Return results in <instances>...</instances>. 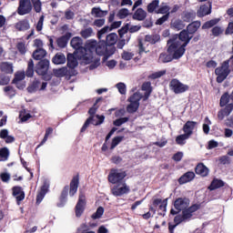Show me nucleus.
<instances>
[{"mask_svg":"<svg viewBox=\"0 0 233 233\" xmlns=\"http://www.w3.org/2000/svg\"><path fill=\"white\" fill-rule=\"evenodd\" d=\"M226 35H232L233 34V22H229L226 31H225Z\"/></svg>","mask_w":233,"mask_h":233,"instance_id":"338daca9","label":"nucleus"},{"mask_svg":"<svg viewBox=\"0 0 233 233\" xmlns=\"http://www.w3.org/2000/svg\"><path fill=\"white\" fill-rule=\"evenodd\" d=\"M171 37H173V41H179V43L182 42V46L187 48L188 43H190L194 35L188 34L187 29H182V31L179 34H175Z\"/></svg>","mask_w":233,"mask_h":233,"instance_id":"f8f14e48","label":"nucleus"},{"mask_svg":"<svg viewBox=\"0 0 233 233\" xmlns=\"http://www.w3.org/2000/svg\"><path fill=\"white\" fill-rule=\"evenodd\" d=\"M141 90H143V92H151L152 93V83L144 82L142 84Z\"/></svg>","mask_w":233,"mask_h":233,"instance_id":"052dcab7","label":"nucleus"},{"mask_svg":"<svg viewBox=\"0 0 233 233\" xmlns=\"http://www.w3.org/2000/svg\"><path fill=\"white\" fill-rule=\"evenodd\" d=\"M76 233H96L95 231H86V225L83 224L78 228Z\"/></svg>","mask_w":233,"mask_h":233,"instance_id":"774afa93","label":"nucleus"},{"mask_svg":"<svg viewBox=\"0 0 233 233\" xmlns=\"http://www.w3.org/2000/svg\"><path fill=\"white\" fill-rule=\"evenodd\" d=\"M53 132H54V128L47 127L46 129V134H45L43 140L40 142V144L37 147H43V145H45L46 143V141H48V136L53 134Z\"/></svg>","mask_w":233,"mask_h":233,"instance_id":"8fccbe9b","label":"nucleus"},{"mask_svg":"<svg viewBox=\"0 0 233 233\" xmlns=\"http://www.w3.org/2000/svg\"><path fill=\"white\" fill-rule=\"evenodd\" d=\"M141 99H143V96L141 95V93L136 92L127 99V101L129 103H137V105H139V101H141Z\"/></svg>","mask_w":233,"mask_h":233,"instance_id":"79ce46f5","label":"nucleus"},{"mask_svg":"<svg viewBox=\"0 0 233 233\" xmlns=\"http://www.w3.org/2000/svg\"><path fill=\"white\" fill-rule=\"evenodd\" d=\"M130 193V187L127 185V183H120L115 185L111 188V194H113L116 198H121V196H125V194Z\"/></svg>","mask_w":233,"mask_h":233,"instance_id":"dca6fc26","label":"nucleus"},{"mask_svg":"<svg viewBox=\"0 0 233 233\" xmlns=\"http://www.w3.org/2000/svg\"><path fill=\"white\" fill-rule=\"evenodd\" d=\"M116 88L119 92V94H122V96H125V94H127V85H125V83H118L116 84Z\"/></svg>","mask_w":233,"mask_h":233,"instance_id":"13d9d810","label":"nucleus"},{"mask_svg":"<svg viewBox=\"0 0 233 233\" xmlns=\"http://www.w3.org/2000/svg\"><path fill=\"white\" fill-rule=\"evenodd\" d=\"M80 35L83 39H88V37L94 35V29L92 27L86 28L80 32Z\"/></svg>","mask_w":233,"mask_h":233,"instance_id":"c03bdc74","label":"nucleus"},{"mask_svg":"<svg viewBox=\"0 0 233 233\" xmlns=\"http://www.w3.org/2000/svg\"><path fill=\"white\" fill-rule=\"evenodd\" d=\"M0 70L4 74H14V65L8 62H2L0 64Z\"/></svg>","mask_w":233,"mask_h":233,"instance_id":"473e14b6","label":"nucleus"},{"mask_svg":"<svg viewBox=\"0 0 233 233\" xmlns=\"http://www.w3.org/2000/svg\"><path fill=\"white\" fill-rule=\"evenodd\" d=\"M189 206H190V200L188 198H177L174 202V207L177 211L171 209L170 212L173 216H176L177 212H181V210L182 211L186 210Z\"/></svg>","mask_w":233,"mask_h":233,"instance_id":"4468645a","label":"nucleus"},{"mask_svg":"<svg viewBox=\"0 0 233 233\" xmlns=\"http://www.w3.org/2000/svg\"><path fill=\"white\" fill-rule=\"evenodd\" d=\"M48 188H50V180H48V178H44L43 186L41 187V189L36 196V203L38 205L41 203V201H43V199H45V196H46Z\"/></svg>","mask_w":233,"mask_h":233,"instance_id":"6ab92c4d","label":"nucleus"},{"mask_svg":"<svg viewBox=\"0 0 233 233\" xmlns=\"http://www.w3.org/2000/svg\"><path fill=\"white\" fill-rule=\"evenodd\" d=\"M230 95L228 92H225L219 100V106L222 108L218 112V119L223 121L225 117H228L233 111V103H230ZM223 106H225L223 108Z\"/></svg>","mask_w":233,"mask_h":233,"instance_id":"f03ea898","label":"nucleus"},{"mask_svg":"<svg viewBox=\"0 0 233 233\" xmlns=\"http://www.w3.org/2000/svg\"><path fill=\"white\" fill-rule=\"evenodd\" d=\"M107 32H112V30H110V26H108V25H106L102 29H100L97 32L98 39H101V37H103L104 34H106Z\"/></svg>","mask_w":233,"mask_h":233,"instance_id":"bf43d9fd","label":"nucleus"},{"mask_svg":"<svg viewBox=\"0 0 233 233\" xmlns=\"http://www.w3.org/2000/svg\"><path fill=\"white\" fill-rule=\"evenodd\" d=\"M32 8L36 14H41V10H43L41 0H19L16 12L18 15H26L32 13Z\"/></svg>","mask_w":233,"mask_h":233,"instance_id":"f257e3e1","label":"nucleus"},{"mask_svg":"<svg viewBox=\"0 0 233 233\" xmlns=\"http://www.w3.org/2000/svg\"><path fill=\"white\" fill-rule=\"evenodd\" d=\"M230 60L224 61L220 66L215 69V76H217L216 81L218 84L223 83L228 76H230Z\"/></svg>","mask_w":233,"mask_h":233,"instance_id":"0eeeda50","label":"nucleus"},{"mask_svg":"<svg viewBox=\"0 0 233 233\" xmlns=\"http://www.w3.org/2000/svg\"><path fill=\"white\" fill-rule=\"evenodd\" d=\"M54 74L56 77H65V76H76V74H68V69L66 67L54 69Z\"/></svg>","mask_w":233,"mask_h":233,"instance_id":"58836bf2","label":"nucleus"},{"mask_svg":"<svg viewBox=\"0 0 233 233\" xmlns=\"http://www.w3.org/2000/svg\"><path fill=\"white\" fill-rule=\"evenodd\" d=\"M68 190H70V188L68 187V186L65 187L61 197H60V201L61 203L57 204V207H64L65 203H66V197L68 196Z\"/></svg>","mask_w":233,"mask_h":233,"instance_id":"a19ab883","label":"nucleus"},{"mask_svg":"<svg viewBox=\"0 0 233 233\" xmlns=\"http://www.w3.org/2000/svg\"><path fill=\"white\" fill-rule=\"evenodd\" d=\"M157 8H159V0H153L147 6V11L148 14H154V12H157Z\"/></svg>","mask_w":233,"mask_h":233,"instance_id":"4c0bfd02","label":"nucleus"},{"mask_svg":"<svg viewBox=\"0 0 233 233\" xmlns=\"http://www.w3.org/2000/svg\"><path fill=\"white\" fill-rule=\"evenodd\" d=\"M46 57V50L43 48H37L33 52V58L35 59V61H43Z\"/></svg>","mask_w":233,"mask_h":233,"instance_id":"2f4dec72","label":"nucleus"},{"mask_svg":"<svg viewBox=\"0 0 233 233\" xmlns=\"http://www.w3.org/2000/svg\"><path fill=\"white\" fill-rule=\"evenodd\" d=\"M147 11L139 7L133 14V19L135 21H145L147 19Z\"/></svg>","mask_w":233,"mask_h":233,"instance_id":"bb28decb","label":"nucleus"},{"mask_svg":"<svg viewBox=\"0 0 233 233\" xmlns=\"http://www.w3.org/2000/svg\"><path fill=\"white\" fill-rule=\"evenodd\" d=\"M224 185L223 180L214 179L208 188L209 190H216V188H221Z\"/></svg>","mask_w":233,"mask_h":233,"instance_id":"49530a36","label":"nucleus"},{"mask_svg":"<svg viewBox=\"0 0 233 233\" xmlns=\"http://www.w3.org/2000/svg\"><path fill=\"white\" fill-rule=\"evenodd\" d=\"M96 112H97V107L96 106H93L92 107L89 108L88 114L89 117L86 120L84 123L82 128L80 129V132H86V128L90 127V124L95 125V127H99V125H103L105 123V116L101 115H96ZM94 117H96L98 121L94 120Z\"/></svg>","mask_w":233,"mask_h":233,"instance_id":"20e7f679","label":"nucleus"},{"mask_svg":"<svg viewBox=\"0 0 233 233\" xmlns=\"http://www.w3.org/2000/svg\"><path fill=\"white\" fill-rule=\"evenodd\" d=\"M201 28V21H193L187 26V31L188 32L189 35H194L198 30Z\"/></svg>","mask_w":233,"mask_h":233,"instance_id":"a878e982","label":"nucleus"},{"mask_svg":"<svg viewBox=\"0 0 233 233\" xmlns=\"http://www.w3.org/2000/svg\"><path fill=\"white\" fill-rule=\"evenodd\" d=\"M159 59L162 63H170L175 58H174V56L170 54L167 55V53H162L159 56Z\"/></svg>","mask_w":233,"mask_h":233,"instance_id":"de8ad7c7","label":"nucleus"},{"mask_svg":"<svg viewBox=\"0 0 233 233\" xmlns=\"http://www.w3.org/2000/svg\"><path fill=\"white\" fill-rule=\"evenodd\" d=\"M130 104L127 106V112L128 114H136L137 110L139 109V104L135 102H129Z\"/></svg>","mask_w":233,"mask_h":233,"instance_id":"37998d69","label":"nucleus"},{"mask_svg":"<svg viewBox=\"0 0 233 233\" xmlns=\"http://www.w3.org/2000/svg\"><path fill=\"white\" fill-rule=\"evenodd\" d=\"M114 54H116V48L109 47L105 40H99V42L96 43L97 56H104V59H108V57L114 56Z\"/></svg>","mask_w":233,"mask_h":233,"instance_id":"6e6552de","label":"nucleus"},{"mask_svg":"<svg viewBox=\"0 0 233 233\" xmlns=\"http://www.w3.org/2000/svg\"><path fill=\"white\" fill-rule=\"evenodd\" d=\"M125 177H127V172L121 169H111L108 175V181L109 183L116 185V183H119L120 181H123Z\"/></svg>","mask_w":233,"mask_h":233,"instance_id":"2eb2a0df","label":"nucleus"},{"mask_svg":"<svg viewBox=\"0 0 233 233\" xmlns=\"http://www.w3.org/2000/svg\"><path fill=\"white\" fill-rule=\"evenodd\" d=\"M103 214H105V208H103V207H99L96 213H94L92 215V218L93 219H99V218H101V216H103Z\"/></svg>","mask_w":233,"mask_h":233,"instance_id":"4d7b16f0","label":"nucleus"},{"mask_svg":"<svg viewBox=\"0 0 233 233\" xmlns=\"http://www.w3.org/2000/svg\"><path fill=\"white\" fill-rule=\"evenodd\" d=\"M13 196L16 198V201L19 203V201L25 199V191L20 187H13Z\"/></svg>","mask_w":233,"mask_h":233,"instance_id":"f704fd0d","label":"nucleus"},{"mask_svg":"<svg viewBox=\"0 0 233 233\" xmlns=\"http://www.w3.org/2000/svg\"><path fill=\"white\" fill-rule=\"evenodd\" d=\"M10 83V77L6 76H0V86H5Z\"/></svg>","mask_w":233,"mask_h":233,"instance_id":"69168bd1","label":"nucleus"},{"mask_svg":"<svg viewBox=\"0 0 233 233\" xmlns=\"http://www.w3.org/2000/svg\"><path fill=\"white\" fill-rule=\"evenodd\" d=\"M70 37H72V33L67 32L64 35L58 37L56 39V45L59 48H65L66 45H68V41H70Z\"/></svg>","mask_w":233,"mask_h":233,"instance_id":"5701e85b","label":"nucleus"},{"mask_svg":"<svg viewBox=\"0 0 233 233\" xmlns=\"http://www.w3.org/2000/svg\"><path fill=\"white\" fill-rule=\"evenodd\" d=\"M196 14L198 17L210 15V14H212V4L208 2V4L200 5Z\"/></svg>","mask_w":233,"mask_h":233,"instance_id":"412c9836","label":"nucleus"},{"mask_svg":"<svg viewBox=\"0 0 233 233\" xmlns=\"http://www.w3.org/2000/svg\"><path fill=\"white\" fill-rule=\"evenodd\" d=\"M196 11H186L182 14V21L184 23H191V21H194L196 19Z\"/></svg>","mask_w":233,"mask_h":233,"instance_id":"7c9ffc66","label":"nucleus"},{"mask_svg":"<svg viewBox=\"0 0 233 233\" xmlns=\"http://www.w3.org/2000/svg\"><path fill=\"white\" fill-rule=\"evenodd\" d=\"M105 42L109 48H116L115 45L117 43V34L111 33L107 35Z\"/></svg>","mask_w":233,"mask_h":233,"instance_id":"c85d7f7f","label":"nucleus"},{"mask_svg":"<svg viewBox=\"0 0 233 233\" xmlns=\"http://www.w3.org/2000/svg\"><path fill=\"white\" fill-rule=\"evenodd\" d=\"M15 28L18 32H26V30H30V22L28 19L20 20L15 25Z\"/></svg>","mask_w":233,"mask_h":233,"instance_id":"b1692460","label":"nucleus"},{"mask_svg":"<svg viewBox=\"0 0 233 233\" xmlns=\"http://www.w3.org/2000/svg\"><path fill=\"white\" fill-rule=\"evenodd\" d=\"M52 63L54 65H65L66 63V56L61 52L56 53L52 58Z\"/></svg>","mask_w":233,"mask_h":233,"instance_id":"c756f323","label":"nucleus"},{"mask_svg":"<svg viewBox=\"0 0 233 233\" xmlns=\"http://www.w3.org/2000/svg\"><path fill=\"white\" fill-rule=\"evenodd\" d=\"M66 61H67V66L68 68H71V70H74V68L79 65L77 57H76V54L68 53Z\"/></svg>","mask_w":233,"mask_h":233,"instance_id":"393cba45","label":"nucleus"},{"mask_svg":"<svg viewBox=\"0 0 233 233\" xmlns=\"http://www.w3.org/2000/svg\"><path fill=\"white\" fill-rule=\"evenodd\" d=\"M70 45L75 49L74 54H76L78 59H81L83 52H86V49L83 46V39L79 36H75L71 39Z\"/></svg>","mask_w":233,"mask_h":233,"instance_id":"9b49d317","label":"nucleus"},{"mask_svg":"<svg viewBox=\"0 0 233 233\" xmlns=\"http://www.w3.org/2000/svg\"><path fill=\"white\" fill-rule=\"evenodd\" d=\"M128 15V9L122 8L118 11L117 16L119 19H125Z\"/></svg>","mask_w":233,"mask_h":233,"instance_id":"0e129e2a","label":"nucleus"},{"mask_svg":"<svg viewBox=\"0 0 233 233\" xmlns=\"http://www.w3.org/2000/svg\"><path fill=\"white\" fill-rule=\"evenodd\" d=\"M16 48L22 56H25V54H26V46L24 42H18L16 44Z\"/></svg>","mask_w":233,"mask_h":233,"instance_id":"5fc2aeb1","label":"nucleus"},{"mask_svg":"<svg viewBox=\"0 0 233 233\" xmlns=\"http://www.w3.org/2000/svg\"><path fill=\"white\" fill-rule=\"evenodd\" d=\"M128 32H130V24H126L118 30V35L119 37H123V35H125V34H127Z\"/></svg>","mask_w":233,"mask_h":233,"instance_id":"864d4df0","label":"nucleus"},{"mask_svg":"<svg viewBox=\"0 0 233 233\" xmlns=\"http://www.w3.org/2000/svg\"><path fill=\"white\" fill-rule=\"evenodd\" d=\"M170 17V13H167L158 18L156 22V25H163V23H166V21H168V18Z\"/></svg>","mask_w":233,"mask_h":233,"instance_id":"e2e57ef3","label":"nucleus"},{"mask_svg":"<svg viewBox=\"0 0 233 233\" xmlns=\"http://www.w3.org/2000/svg\"><path fill=\"white\" fill-rule=\"evenodd\" d=\"M91 14H95L96 17H105L108 14V11H103L99 7H93Z\"/></svg>","mask_w":233,"mask_h":233,"instance_id":"a18cd8bd","label":"nucleus"},{"mask_svg":"<svg viewBox=\"0 0 233 233\" xmlns=\"http://www.w3.org/2000/svg\"><path fill=\"white\" fill-rule=\"evenodd\" d=\"M199 208L198 205H193L182 211V215H177L175 217L176 225H179V223H183V221H190L193 216V212H196Z\"/></svg>","mask_w":233,"mask_h":233,"instance_id":"1a4fd4ad","label":"nucleus"},{"mask_svg":"<svg viewBox=\"0 0 233 233\" xmlns=\"http://www.w3.org/2000/svg\"><path fill=\"white\" fill-rule=\"evenodd\" d=\"M121 57L124 59V61H130V59L134 57V53L124 51L121 55Z\"/></svg>","mask_w":233,"mask_h":233,"instance_id":"680f3d73","label":"nucleus"},{"mask_svg":"<svg viewBox=\"0 0 233 233\" xmlns=\"http://www.w3.org/2000/svg\"><path fill=\"white\" fill-rule=\"evenodd\" d=\"M8 156H10L8 148L3 147L0 149V161H6L8 159Z\"/></svg>","mask_w":233,"mask_h":233,"instance_id":"3c124183","label":"nucleus"},{"mask_svg":"<svg viewBox=\"0 0 233 233\" xmlns=\"http://www.w3.org/2000/svg\"><path fill=\"white\" fill-rule=\"evenodd\" d=\"M50 68V61L46 58L40 60L36 66L35 72L38 76H46L48 74V69Z\"/></svg>","mask_w":233,"mask_h":233,"instance_id":"f3484780","label":"nucleus"},{"mask_svg":"<svg viewBox=\"0 0 233 233\" xmlns=\"http://www.w3.org/2000/svg\"><path fill=\"white\" fill-rule=\"evenodd\" d=\"M47 86H48V83L43 82L41 85V81L35 79L31 83V85L27 86V92L29 94H35V92H37V90H46Z\"/></svg>","mask_w":233,"mask_h":233,"instance_id":"a211bd4d","label":"nucleus"},{"mask_svg":"<svg viewBox=\"0 0 233 233\" xmlns=\"http://www.w3.org/2000/svg\"><path fill=\"white\" fill-rule=\"evenodd\" d=\"M86 205V198L83 193H80L78 202L76 206V218H81L83 212H85V207Z\"/></svg>","mask_w":233,"mask_h":233,"instance_id":"aec40b11","label":"nucleus"},{"mask_svg":"<svg viewBox=\"0 0 233 233\" xmlns=\"http://www.w3.org/2000/svg\"><path fill=\"white\" fill-rule=\"evenodd\" d=\"M171 28H174V30H183V28H185V23L181 19L172 20Z\"/></svg>","mask_w":233,"mask_h":233,"instance_id":"ea45409f","label":"nucleus"},{"mask_svg":"<svg viewBox=\"0 0 233 233\" xmlns=\"http://www.w3.org/2000/svg\"><path fill=\"white\" fill-rule=\"evenodd\" d=\"M198 125V122H194V121H187L186 125L183 126V132L186 136L189 137L192 136V134L194 133V128H196V126Z\"/></svg>","mask_w":233,"mask_h":233,"instance_id":"4be33fe9","label":"nucleus"},{"mask_svg":"<svg viewBox=\"0 0 233 233\" xmlns=\"http://www.w3.org/2000/svg\"><path fill=\"white\" fill-rule=\"evenodd\" d=\"M79 187V178L74 177L70 183L69 196L71 198L77 192V187Z\"/></svg>","mask_w":233,"mask_h":233,"instance_id":"c9c22d12","label":"nucleus"},{"mask_svg":"<svg viewBox=\"0 0 233 233\" xmlns=\"http://www.w3.org/2000/svg\"><path fill=\"white\" fill-rule=\"evenodd\" d=\"M145 41L150 45H156L161 41V36L159 35H147L145 36Z\"/></svg>","mask_w":233,"mask_h":233,"instance_id":"e433bc0d","label":"nucleus"},{"mask_svg":"<svg viewBox=\"0 0 233 233\" xmlns=\"http://www.w3.org/2000/svg\"><path fill=\"white\" fill-rule=\"evenodd\" d=\"M26 77H34V60L29 59L27 64V68L25 72H18L15 74V77L12 80V83H17V81H25V76Z\"/></svg>","mask_w":233,"mask_h":233,"instance_id":"9d476101","label":"nucleus"},{"mask_svg":"<svg viewBox=\"0 0 233 233\" xmlns=\"http://www.w3.org/2000/svg\"><path fill=\"white\" fill-rule=\"evenodd\" d=\"M196 177V174L192 171H188L179 177L178 183L180 185H185L186 183H190Z\"/></svg>","mask_w":233,"mask_h":233,"instance_id":"cd10ccee","label":"nucleus"},{"mask_svg":"<svg viewBox=\"0 0 233 233\" xmlns=\"http://www.w3.org/2000/svg\"><path fill=\"white\" fill-rule=\"evenodd\" d=\"M84 50L80 56L82 61L86 65H90V63L94 62V54L97 52V41L91 40L84 46Z\"/></svg>","mask_w":233,"mask_h":233,"instance_id":"39448f33","label":"nucleus"},{"mask_svg":"<svg viewBox=\"0 0 233 233\" xmlns=\"http://www.w3.org/2000/svg\"><path fill=\"white\" fill-rule=\"evenodd\" d=\"M187 139H190V137H187V135L182 134L176 137V143L177 145L183 146L187 143Z\"/></svg>","mask_w":233,"mask_h":233,"instance_id":"09e8293b","label":"nucleus"},{"mask_svg":"<svg viewBox=\"0 0 233 233\" xmlns=\"http://www.w3.org/2000/svg\"><path fill=\"white\" fill-rule=\"evenodd\" d=\"M185 52L187 49L179 40H174L173 36L167 40V54L173 56L174 59H181L185 56Z\"/></svg>","mask_w":233,"mask_h":233,"instance_id":"7ed1b4c3","label":"nucleus"},{"mask_svg":"<svg viewBox=\"0 0 233 233\" xmlns=\"http://www.w3.org/2000/svg\"><path fill=\"white\" fill-rule=\"evenodd\" d=\"M208 167L204 166L203 163H200L196 167V174L201 176L202 177H207V176H208Z\"/></svg>","mask_w":233,"mask_h":233,"instance_id":"72a5a7b5","label":"nucleus"},{"mask_svg":"<svg viewBox=\"0 0 233 233\" xmlns=\"http://www.w3.org/2000/svg\"><path fill=\"white\" fill-rule=\"evenodd\" d=\"M169 88L174 94H185L190 87L188 85L179 82L177 78H173L169 83Z\"/></svg>","mask_w":233,"mask_h":233,"instance_id":"ddd939ff","label":"nucleus"},{"mask_svg":"<svg viewBox=\"0 0 233 233\" xmlns=\"http://www.w3.org/2000/svg\"><path fill=\"white\" fill-rule=\"evenodd\" d=\"M169 12L170 6L167 5H163L162 4V5L157 11H155V14H165V15H167V14H170Z\"/></svg>","mask_w":233,"mask_h":233,"instance_id":"603ef678","label":"nucleus"},{"mask_svg":"<svg viewBox=\"0 0 233 233\" xmlns=\"http://www.w3.org/2000/svg\"><path fill=\"white\" fill-rule=\"evenodd\" d=\"M165 74H167V70L155 72L149 76V79H159V77H163Z\"/></svg>","mask_w":233,"mask_h":233,"instance_id":"6e6d98bb","label":"nucleus"},{"mask_svg":"<svg viewBox=\"0 0 233 233\" xmlns=\"http://www.w3.org/2000/svg\"><path fill=\"white\" fill-rule=\"evenodd\" d=\"M219 21H221L220 18H213L211 20H208L202 25L201 29L210 30L211 28L210 35H213V37H219V35H223V28L221 26L216 25L219 23Z\"/></svg>","mask_w":233,"mask_h":233,"instance_id":"423d86ee","label":"nucleus"}]
</instances>
